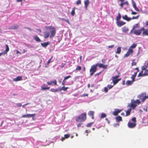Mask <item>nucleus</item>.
Listing matches in <instances>:
<instances>
[{"mask_svg": "<svg viewBox=\"0 0 148 148\" xmlns=\"http://www.w3.org/2000/svg\"><path fill=\"white\" fill-rule=\"evenodd\" d=\"M136 62L134 61V60H133L132 63V65H136Z\"/></svg>", "mask_w": 148, "mask_h": 148, "instance_id": "5fc2aeb1", "label": "nucleus"}, {"mask_svg": "<svg viewBox=\"0 0 148 148\" xmlns=\"http://www.w3.org/2000/svg\"><path fill=\"white\" fill-rule=\"evenodd\" d=\"M34 39L37 42H40L41 40L38 36H34L33 37Z\"/></svg>", "mask_w": 148, "mask_h": 148, "instance_id": "b1692460", "label": "nucleus"}, {"mask_svg": "<svg viewBox=\"0 0 148 148\" xmlns=\"http://www.w3.org/2000/svg\"><path fill=\"white\" fill-rule=\"evenodd\" d=\"M50 44V42H45L44 43H41V44L42 47L45 48L48 45H49Z\"/></svg>", "mask_w": 148, "mask_h": 148, "instance_id": "6ab92c4d", "label": "nucleus"}, {"mask_svg": "<svg viewBox=\"0 0 148 148\" xmlns=\"http://www.w3.org/2000/svg\"><path fill=\"white\" fill-rule=\"evenodd\" d=\"M122 18L123 19L126 20L128 21H130L131 20V18L128 17L126 15L123 16Z\"/></svg>", "mask_w": 148, "mask_h": 148, "instance_id": "2eb2a0df", "label": "nucleus"}, {"mask_svg": "<svg viewBox=\"0 0 148 148\" xmlns=\"http://www.w3.org/2000/svg\"><path fill=\"white\" fill-rule=\"evenodd\" d=\"M134 34L138 36L140 35L141 32V30L140 29H136L135 30L134 32Z\"/></svg>", "mask_w": 148, "mask_h": 148, "instance_id": "f8f14e48", "label": "nucleus"}, {"mask_svg": "<svg viewBox=\"0 0 148 148\" xmlns=\"http://www.w3.org/2000/svg\"><path fill=\"white\" fill-rule=\"evenodd\" d=\"M70 136V135L69 134H66L64 135V138H67L69 137Z\"/></svg>", "mask_w": 148, "mask_h": 148, "instance_id": "ea45409f", "label": "nucleus"}, {"mask_svg": "<svg viewBox=\"0 0 148 148\" xmlns=\"http://www.w3.org/2000/svg\"><path fill=\"white\" fill-rule=\"evenodd\" d=\"M22 118H27V115H23L22 116Z\"/></svg>", "mask_w": 148, "mask_h": 148, "instance_id": "13d9d810", "label": "nucleus"}, {"mask_svg": "<svg viewBox=\"0 0 148 148\" xmlns=\"http://www.w3.org/2000/svg\"><path fill=\"white\" fill-rule=\"evenodd\" d=\"M124 5L126 4L127 7H128L129 5V3L128 1H126L125 2H123Z\"/></svg>", "mask_w": 148, "mask_h": 148, "instance_id": "a18cd8bd", "label": "nucleus"}, {"mask_svg": "<svg viewBox=\"0 0 148 148\" xmlns=\"http://www.w3.org/2000/svg\"><path fill=\"white\" fill-rule=\"evenodd\" d=\"M138 24H136L133 26V29H135L136 28H138Z\"/></svg>", "mask_w": 148, "mask_h": 148, "instance_id": "3c124183", "label": "nucleus"}, {"mask_svg": "<svg viewBox=\"0 0 148 148\" xmlns=\"http://www.w3.org/2000/svg\"><path fill=\"white\" fill-rule=\"evenodd\" d=\"M36 114H27V118H30V117H34V116Z\"/></svg>", "mask_w": 148, "mask_h": 148, "instance_id": "2f4dec72", "label": "nucleus"}, {"mask_svg": "<svg viewBox=\"0 0 148 148\" xmlns=\"http://www.w3.org/2000/svg\"><path fill=\"white\" fill-rule=\"evenodd\" d=\"M140 101L138 99H137L136 101H132V100L131 105H129L128 106L130 107L131 108L134 109L137 106V104L139 105L140 103Z\"/></svg>", "mask_w": 148, "mask_h": 148, "instance_id": "20e7f679", "label": "nucleus"}, {"mask_svg": "<svg viewBox=\"0 0 148 148\" xmlns=\"http://www.w3.org/2000/svg\"><path fill=\"white\" fill-rule=\"evenodd\" d=\"M104 90L105 92H107L108 91V88H107V87H105L104 88Z\"/></svg>", "mask_w": 148, "mask_h": 148, "instance_id": "4d7b16f0", "label": "nucleus"}, {"mask_svg": "<svg viewBox=\"0 0 148 148\" xmlns=\"http://www.w3.org/2000/svg\"><path fill=\"white\" fill-rule=\"evenodd\" d=\"M101 72H100L98 73H96V74L95 75V77H96L97 75H99V74H100L101 73Z\"/></svg>", "mask_w": 148, "mask_h": 148, "instance_id": "338daca9", "label": "nucleus"}, {"mask_svg": "<svg viewBox=\"0 0 148 148\" xmlns=\"http://www.w3.org/2000/svg\"><path fill=\"white\" fill-rule=\"evenodd\" d=\"M93 123V122H92L87 124L86 125V127H91Z\"/></svg>", "mask_w": 148, "mask_h": 148, "instance_id": "e433bc0d", "label": "nucleus"}, {"mask_svg": "<svg viewBox=\"0 0 148 148\" xmlns=\"http://www.w3.org/2000/svg\"><path fill=\"white\" fill-rule=\"evenodd\" d=\"M131 11H132L131 14L132 15H135L137 14L136 12H133L132 10H131Z\"/></svg>", "mask_w": 148, "mask_h": 148, "instance_id": "6e6d98bb", "label": "nucleus"}, {"mask_svg": "<svg viewBox=\"0 0 148 148\" xmlns=\"http://www.w3.org/2000/svg\"><path fill=\"white\" fill-rule=\"evenodd\" d=\"M137 46L136 44H133L130 47L129 49H132L136 47Z\"/></svg>", "mask_w": 148, "mask_h": 148, "instance_id": "c85d7f7f", "label": "nucleus"}, {"mask_svg": "<svg viewBox=\"0 0 148 148\" xmlns=\"http://www.w3.org/2000/svg\"><path fill=\"white\" fill-rule=\"evenodd\" d=\"M121 14H120L119 13L118 14V16H117L116 18V20L117 21H119L120 19V18H121Z\"/></svg>", "mask_w": 148, "mask_h": 148, "instance_id": "cd10ccee", "label": "nucleus"}, {"mask_svg": "<svg viewBox=\"0 0 148 148\" xmlns=\"http://www.w3.org/2000/svg\"><path fill=\"white\" fill-rule=\"evenodd\" d=\"M112 81L113 82L114 85L116 84L120 80H121V79H112Z\"/></svg>", "mask_w": 148, "mask_h": 148, "instance_id": "f3484780", "label": "nucleus"}, {"mask_svg": "<svg viewBox=\"0 0 148 148\" xmlns=\"http://www.w3.org/2000/svg\"><path fill=\"white\" fill-rule=\"evenodd\" d=\"M115 119L116 122H119L122 121L121 117L120 116H118L116 117Z\"/></svg>", "mask_w": 148, "mask_h": 148, "instance_id": "a211bd4d", "label": "nucleus"}, {"mask_svg": "<svg viewBox=\"0 0 148 148\" xmlns=\"http://www.w3.org/2000/svg\"><path fill=\"white\" fill-rule=\"evenodd\" d=\"M22 80V77L21 76H17L16 78L13 79V81H18Z\"/></svg>", "mask_w": 148, "mask_h": 148, "instance_id": "dca6fc26", "label": "nucleus"}, {"mask_svg": "<svg viewBox=\"0 0 148 148\" xmlns=\"http://www.w3.org/2000/svg\"><path fill=\"white\" fill-rule=\"evenodd\" d=\"M114 85H108L107 86V87H108V88H109V89H110L111 88H112Z\"/></svg>", "mask_w": 148, "mask_h": 148, "instance_id": "c03bdc74", "label": "nucleus"}, {"mask_svg": "<svg viewBox=\"0 0 148 148\" xmlns=\"http://www.w3.org/2000/svg\"><path fill=\"white\" fill-rule=\"evenodd\" d=\"M117 25L119 27H121V26L124 25L126 23L122 21H117L116 22Z\"/></svg>", "mask_w": 148, "mask_h": 148, "instance_id": "6e6552de", "label": "nucleus"}, {"mask_svg": "<svg viewBox=\"0 0 148 148\" xmlns=\"http://www.w3.org/2000/svg\"><path fill=\"white\" fill-rule=\"evenodd\" d=\"M139 17V16H133L132 17V18H131V19H137Z\"/></svg>", "mask_w": 148, "mask_h": 148, "instance_id": "37998d69", "label": "nucleus"}, {"mask_svg": "<svg viewBox=\"0 0 148 148\" xmlns=\"http://www.w3.org/2000/svg\"><path fill=\"white\" fill-rule=\"evenodd\" d=\"M137 72H135L134 74L132 75L131 77V78L132 79V80H133V81H135V78L137 75Z\"/></svg>", "mask_w": 148, "mask_h": 148, "instance_id": "a878e982", "label": "nucleus"}, {"mask_svg": "<svg viewBox=\"0 0 148 148\" xmlns=\"http://www.w3.org/2000/svg\"><path fill=\"white\" fill-rule=\"evenodd\" d=\"M97 66L98 65H93L92 66L90 70V76L92 75L95 72L97 69Z\"/></svg>", "mask_w": 148, "mask_h": 148, "instance_id": "39448f33", "label": "nucleus"}, {"mask_svg": "<svg viewBox=\"0 0 148 148\" xmlns=\"http://www.w3.org/2000/svg\"><path fill=\"white\" fill-rule=\"evenodd\" d=\"M47 83V84L49 85H51L52 83L54 84L55 85H57V81L56 79L53 80L52 81H51L50 82H48Z\"/></svg>", "mask_w": 148, "mask_h": 148, "instance_id": "9b49d317", "label": "nucleus"}, {"mask_svg": "<svg viewBox=\"0 0 148 148\" xmlns=\"http://www.w3.org/2000/svg\"><path fill=\"white\" fill-rule=\"evenodd\" d=\"M81 67L80 66H77L76 68V70L77 71H80L81 69Z\"/></svg>", "mask_w": 148, "mask_h": 148, "instance_id": "58836bf2", "label": "nucleus"}, {"mask_svg": "<svg viewBox=\"0 0 148 148\" xmlns=\"http://www.w3.org/2000/svg\"><path fill=\"white\" fill-rule=\"evenodd\" d=\"M140 98L142 101L144 102L146 99H148V95L147 96L146 95L144 96V94H143L140 96Z\"/></svg>", "mask_w": 148, "mask_h": 148, "instance_id": "0eeeda50", "label": "nucleus"}, {"mask_svg": "<svg viewBox=\"0 0 148 148\" xmlns=\"http://www.w3.org/2000/svg\"><path fill=\"white\" fill-rule=\"evenodd\" d=\"M148 75V65H144L142 67V71L138 75V77Z\"/></svg>", "mask_w": 148, "mask_h": 148, "instance_id": "f03ea898", "label": "nucleus"}, {"mask_svg": "<svg viewBox=\"0 0 148 148\" xmlns=\"http://www.w3.org/2000/svg\"><path fill=\"white\" fill-rule=\"evenodd\" d=\"M94 112L93 111H89L88 113V115L91 117V118L92 119H93L94 118Z\"/></svg>", "mask_w": 148, "mask_h": 148, "instance_id": "4468645a", "label": "nucleus"}, {"mask_svg": "<svg viewBox=\"0 0 148 148\" xmlns=\"http://www.w3.org/2000/svg\"><path fill=\"white\" fill-rule=\"evenodd\" d=\"M133 52V51L132 49H129L127 53L125 54L124 57H128Z\"/></svg>", "mask_w": 148, "mask_h": 148, "instance_id": "1a4fd4ad", "label": "nucleus"}, {"mask_svg": "<svg viewBox=\"0 0 148 148\" xmlns=\"http://www.w3.org/2000/svg\"><path fill=\"white\" fill-rule=\"evenodd\" d=\"M100 68H102L104 69H106L107 68V65H98Z\"/></svg>", "mask_w": 148, "mask_h": 148, "instance_id": "f704fd0d", "label": "nucleus"}, {"mask_svg": "<svg viewBox=\"0 0 148 148\" xmlns=\"http://www.w3.org/2000/svg\"><path fill=\"white\" fill-rule=\"evenodd\" d=\"M70 77H71V76L70 75H69L68 76L65 77L64 79L66 80V79Z\"/></svg>", "mask_w": 148, "mask_h": 148, "instance_id": "de8ad7c7", "label": "nucleus"}, {"mask_svg": "<svg viewBox=\"0 0 148 148\" xmlns=\"http://www.w3.org/2000/svg\"><path fill=\"white\" fill-rule=\"evenodd\" d=\"M121 111V110H115L112 113V114L114 116H117L118 115V114Z\"/></svg>", "mask_w": 148, "mask_h": 148, "instance_id": "ddd939ff", "label": "nucleus"}, {"mask_svg": "<svg viewBox=\"0 0 148 148\" xmlns=\"http://www.w3.org/2000/svg\"><path fill=\"white\" fill-rule=\"evenodd\" d=\"M41 89L42 90H45L47 89H49L50 88V87H45L43 86L41 87Z\"/></svg>", "mask_w": 148, "mask_h": 148, "instance_id": "72a5a7b5", "label": "nucleus"}, {"mask_svg": "<svg viewBox=\"0 0 148 148\" xmlns=\"http://www.w3.org/2000/svg\"><path fill=\"white\" fill-rule=\"evenodd\" d=\"M119 75H116L115 76H114L112 77V79H117V78L119 77Z\"/></svg>", "mask_w": 148, "mask_h": 148, "instance_id": "49530a36", "label": "nucleus"}, {"mask_svg": "<svg viewBox=\"0 0 148 148\" xmlns=\"http://www.w3.org/2000/svg\"><path fill=\"white\" fill-rule=\"evenodd\" d=\"M106 115L105 114L102 113L101 115V118H104L106 117Z\"/></svg>", "mask_w": 148, "mask_h": 148, "instance_id": "4c0bfd02", "label": "nucleus"}, {"mask_svg": "<svg viewBox=\"0 0 148 148\" xmlns=\"http://www.w3.org/2000/svg\"><path fill=\"white\" fill-rule=\"evenodd\" d=\"M132 110V108H130L128 109L126 111V116H127L130 115V112Z\"/></svg>", "mask_w": 148, "mask_h": 148, "instance_id": "4be33fe9", "label": "nucleus"}, {"mask_svg": "<svg viewBox=\"0 0 148 148\" xmlns=\"http://www.w3.org/2000/svg\"><path fill=\"white\" fill-rule=\"evenodd\" d=\"M133 7L136 11H139L136 5H135V6Z\"/></svg>", "mask_w": 148, "mask_h": 148, "instance_id": "8fccbe9b", "label": "nucleus"}, {"mask_svg": "<svg viewBox=\"0 0 148 148\" xmlns=\"http://www.w3.org/2000/svg\"><path fill=\"white\" fill-rule=\"evenodd\" d=\"M68 88V87H65L63 86L62 88H60V91H61V90H63L64 91H66Z\"/></svg>", "mask_w": 148, "mask_h": 148, "instance_id": "7c9ffc66", "label": "nucleus"}, {"mask_svg": "<svg viewBox=\"0 0 148 148\" xmlns=\"http://www.w3.org/2000/svg\"><path fill=\"white\" fill-rule=\"evenodd\" d=\"M114 45H111L110 46H108V47L109 48H113L114 47Z\"/></svg>", "mask_w": 148, "mask_h": 148, "instance_id": "e2e57ef3", "label": "nucleus"}, {"mask_svg": "<svg viewBox=\"0 0 148 148\" xmlns=\"http://www.w3.org/2000/svg\"><path fill=\"white\" fill-rule=\"evenodd\" d=\"M142 34L143 35H145L148 36V29H146L145 30H144Z\"/></svg>", "mask_w": 148, "mask_h": 148, "instance_id": "bb28decb", "label": "nucleus"}, {"mask_svg": "<svg viewBox=\"0 0 148 148\" xmlns=\"http://www.w3.org/2000/svg\"><path fill=\"white\" fill-rule=\"evenodd\" d=\"M121 51V47H119L117 49V51L116 52V53L119 54L120 53Z\"/></svg>", "mask_w": 148, "mask_h": 148, "instance_id": "c756f323", "label": "nucleus"}, {"mask_svg": "<svg viewBox=\"0 0 148 148\" xmlns=\"http://www.w3.org/2000/svg\"><path fill=\"white\" fill-rule=\"evenodd\" d=\"M81 0H79L76 2V4L77 5H79L81 4Z\"/></svg>", "mask_w": 148, "mask_h": 148, "instance_id": "a19ab883", "label": "nucleus"}, {"mask_svg": "<svg viewBox=\"0 0 148 148\" xmlns=\"http://www.w3.org/2000/svg\"><path fill=\"white\" fill-rule=\"evenodd\" d=\"M134 81H133V80L131 81L127 80L126 81V84L127 86L131 85L133 84Z\"/></svg>", "mask_w": 148, "mask_h": 148, "instance_id": "412c9836", "label": "nucleus"}, {"mask_svg": "<svg viewBox=\"0 0 148 148\" xmlns=\"http://www.w3.org/2000/svg\"><path fill=\"white\" fill-rule=\"evenodd\" d=\"M16 105L18 107H21L22 106V104L21 103H18L16 104Z\"/></svg>", "mask_w": 148, "mask_h": 148, "instance_id": "864d4df0", "label": "nucleus"}, {"mask_svg": "<svg viewBox=\"0 0 148 148\" xmlns=\"http://www.w3.org/2000/svg\"><path fill=\"white\" fill-rule=\"evenodd\" d=\"M86 119V112L83 113L75 117V120L77 122H83Z\"/></svg>", "mask_w": 148, "mask_h": 148, "instance_id": "7ed1b4c3", "label": "nucleus"}, {"mask_svg": "<svg viewBox=\"0 0 148 148\" xmlns=\"http://www.w3.org/2000/svg\"><path fill=\"white\" fill-rule=\"evenodd\" d=\"M140 30H141V32H142V31H144V30H145V28H144V27H143L141 29H140Z\"/></svg>", "mask_w": 148, "mask_h": 148, "instance_id": "0e129e2a", "label": "nucleus"}, {"mask_svg": "<svg viewBox=\"0 0 148 148\" xmlns=\"http://www.w3.org/2000/svg\"><path fill=\"white\" fill-rule=\"evenodd\" d=\"M88 94H84L82 95V96H83V97L88 96Z\"/></svg>", "mask_w": 148, "mask_h": 148, "instance_id": "052dcab7", "label": "nucleus"}, {"mask_svg": "<svg viewBox=\"0 0 148 148\" xmlns=\"http://www.w3.org/2000/svg\"><path fill=\"white\" fill-rule=\"evenodd\" d=\"M136 125V123H135L129 121L127 124V126L129 128H132L135 127Z\"/></svg>", "mask_w": 148, "mask_h": 148, "instance_id": "423d86ee", "label": "nucleus"}, {"mask_svg": "<svg viewBox=\"0 0 148 148\" xmlns=\"http://www.w3.org/2000/svg\"><path fill=\"white\" fill-rule=\"evenodd\" d=\"M84 5H85V8L86 9H87L89 3V1H88L86 0L84 1Z\"/></svg>", "mask_w": 148, "mask_h": 148, "instance_id": "5701e85b", "label": "nucleus"}, {"mask_svg": "<svg viewBox=\"0 0 148 148\" xmlns=\"http://www.w3.org/2000/svg\"><path fill=\"white\" fill-rule=\"evenodd\" d=\"M6 46V49L5 50L4 52H5L7 53V52L9 51V48L8 46V45H5Z\"/></svg>", "mask_w": 148, "mask_h": 148, "instance_id": "c9c22d12", "label": "nucleus"}, {"mask_svg": "<svg viewBox=\"0 0 148 148\" xmlns=\"http://www.w3.org/2000/svg\"><path fill=\"white\" fill-rule=\"evenodd\" d=\"M106 120L108 122V124L110 123V122L107 118H106Z\"/></svg>", "mask_w": 148, "mask_h": 148, "instance_id": "69168bd1", "label": "nucleus"}, {"mask_svg": "<svg viewBox=\"0 0 148 148\" xmlns=\"http://www.w3.org/2000/svg\"><path fill=\"white\" fill-rule=\"evenodd\" d=\"M18 25H13L10 27L8 28L9 29H16L18 28Z\"/></svg>", "mask_w": 148, "mask_h": 148, "instance_id": "aec40b11", "label": "nucleus"}, {"mask_svg": "<svg viewBox=\"0 0 148 148\" xmlns=\"http://www.w3.org/2000/svg\"><path fill=\"white\" fill-rule=\"evenodd\" d=\"M123 5H124L123 3L122 2L121 3L119 4V5L120 6H121V8H123Z\"/></svg>", "mask_w": 148, "mask_h": 148, "instance_id": "680f3d73", "label": "nucleus"}, {"mask_svg": "<svg viewBox=\"0 0 148 148\" xmlns=\"http://www.w3.org/2000/svg\"><path fill=\"white\" fill-rule=\"evenodd\" d=\"M75 8H73L72 10V11L71 12V15L72 16H73L75 14Z\"/></svg>", "mask_w": 148, "mask_h": 148, "instance_id": "473e14b6", "label": "nucleus"}, {"mask_svg": "<svg viewBox=\"0 0 148 148\" xmlns=\"http://www.w3.org/2000/svg\"><path fill=\"white\" fill-rule=\"evenodd\" d=\"M6 54V52H3L0 53V56H1L2 55H4Z\"/></svg>", "mask_w": 148, "mask_h": 148, "instance_id": "603ef678", "label": "nucleus"}, {"mask_svg": "<svg viewBox=\"0 0 148 148\" xmlns=\"http://www.w3.org/2000/svg\"><path fill=\"white\" fill-rule=\"evenodd\" d=\"M145 25L147 26L148 25V21H147L145 23Z\"/></svg>", "mask_w": 148, "mask_h": 148, "instance_id": "774afa93", "label": "nucleus"}, {"mask_svg": "<svg viewBox=\"0 0 148 148\" xmlns=\"http://www.w3.org/2000/svg\"><path fill=\"white\" fill-rule=\"evenodd\" d=\"M122 32L125 33H127L129 30V28L126 26H124L122 28Z\"/></svg>", "mask_w": 148, "mask_h": 148, "instance_id": "9d476101", "label": "nucleus"}, {"mask_svg": "<svg viewBox=\"0 0 148 148\" xmlns=\"http://www.w3.org/2000/svg\"><path fill=\"white\" fill-rule=\"evenodd\" d=\"M52 58V57H51V58L50 59H49V60L48 61V62H47V64H49L51 62V60Z\"/></svg>", "mask_w": 148, "mask_h": 148, "instance_id": "bf43d9fd", "label": "nucleus"}, {"mask_svg": "<svg viewBox=\"0 0 148 148\" xmlns=\"http://www.w3.org/2000/svg\"><path fill=\"white\" fill-rule=\"evenodd\" d=\"M50 91L52 92H58L59 91H60V89H58V88L57 89H54L52 88L50 90Z\"/></svg>", "mask_w": 148, "mask_h": 148, "instance_id": "393cba45", "label": "nucleus"}, {"mask_svg": "<svg viewBox=\"0 0 148 148\" xmlns=\"http://www.w3.org/2000/svg\"><path fill=\"white\" fill-rule=\"evenodd\" d=\"M132 121L133 122V123H136V118L135 117H134L133 118H132Z\"/></svg>", "mask_w": 148, "mask_h": 148, "instance_id": "79ce46f5", "label": "nucleus"}, {"mask_svg": "<svg viewBox=\"0 0 148 148\" xmlns=\"http://www.w3.org/2000/svg\"><path fill=\"white\" fill-rule=\"evenodd\" d=\"M56 28L52 26H48L47 28V31L44 33V37L47 38L49 36L50 38L53 37L56 34Z\"/></svg>", "mask_w": 148, "mask_h": 148, "instance_id": "f257e3e1", "label": "nucleus"}, {"mask_svg": "<svg viewBox=\"0 0 148 148\" xmlns=\"http://www.w3.org/2000/svg\"><path fill=\"white\" fill-rule=\"evenodd\" d=\"M132 3L133 7L135 6L136 5L135 3L133 0H132Z\"/></svg>", "mask_w": 148, "mask_h": 148, "instance_id": "09e8293b", "label": "nucleus"}]
</instances>
